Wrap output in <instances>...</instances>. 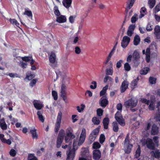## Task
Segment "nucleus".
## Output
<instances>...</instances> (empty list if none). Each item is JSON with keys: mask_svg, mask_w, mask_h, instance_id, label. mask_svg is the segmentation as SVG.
<instances>
[{"mask_svg": "<svg viewBox=\"0 0 160 160\" xmlns=\"http://www.w3.org/2000/svg\"><path fill=\"white\" fill-rule=\"evenodd\" d=\"M73 130L71 127H69L67 128L66 131V135L65 137V140L66 143H68V147H71V145L72 142H75L74 139L75 138V135L72 133Z\"/></svg>", "mask_w": 160, "mask_h": 160, "instance_id": "obj_1", "label": "nucleus"}, {"mask_svg": "<svg viewBox=\"0 0 160 160\" xmlns=\"http://www.w3.org/2000/svg\"><path fill=\"white\" fill-rule=\"evenodd\" d=\"M77 143L75 142L73 143V148L71 149V147L68 148V150L66 152L67 157L66 160H74L75 156V152L77 149Z\"/></svg>", "mask_w": 160, "mask_h": 160, "instance_id": "obj_2", "label": "nucleus"}, {"mask_svg": "<svg viewBox=\"0 0 160 160\" xmlns=\"http://www.w3.org/2000/svg\"><path fill=\"white\" fill-rule=\"evenodd\" d=\"M100 128L101 126H98V128L94 129L90 134L88 141V143L89 144H91L95 141L98 135Z\"/></svg>", "mask_w": 160, "mask_h": 160, "instance_id": "obj_3", "label": "nucleus"}, {"mask_svg": "<svg viewBox=\"0 0 160 160\" xmlns=\"http://www.w3.org/2000/svg\"><path fill=\"white\" fill-rule=\"evenodd\" d=\"M137 100H134L131 98L126 101L124 103V105L126 108H133L135 107L137 104Z\"/></svg>", "mask_w": 160, "mask_h": 160, "instance_id": "obj_4", "label": "nucleus"}, {"mask_svg": "<svg viewBox=\"0 0 160 160\" xmlns=\"http://www.w3.org/2000/svg\"><path fill=\"white\" fill-rule=\"evenodd\" d=\"M115 118L118 123L122 126H124L125 123L124 120L123 118L121 112L117 111L115 114Z\"/></svg>", "mask_w": 160, "mask_h": 160, "instance_id": "obj_5", "label": "nucleus"}, {"mask_svg": "<svg viewBox=\"0 0 160 160\" xmlns=\"http://www.w3.org/2000/svg\"><path fill=\"white\" fill-rule=\"evenodd\" d=\"M145 142L148 148L152 150H155L156 145L153 142L152 139L149 138H148L146 140Z\"/></svg>", "mask_w": 160, "mask_h": 160, "instance_id": "obj_6", "label": "nucleus"}, {"mask_svg": "<svg viewBox=\"0 0 160 160\" xmlns=\"http://www.w3.org/2000/svg\"><path fill=\"white\" fill-rule=\"evenodd\" d=\"M130 41V38L127 36H125L123 37L121 41V46L123 48H125L128 45Z\"/></svg>", "mask_w": 160, "mask_h": 160, "instance_id": "obj_7", "label": "nucleus"}, {"mask_svg": "<svg viewBox=\"0 0 160 160\" xmlns=\"http://www.w3.org/2000/svg\"><path fill=\"white\" fill-rule=\"evenodd\" d=\"M93 158L95 160H100L101 157V152L100 150L95 149L92 152Z\"/></svg>", "mask_w": 160, "mask_h": 160, "instance_id": "obj_8", "label": "nucleus"}, {"mask_svg": "<svg viewBox=\"0 0 160 160\" xmlns=\"http://www.w3.org/2000/svg\"><path fill=\"white\" fill-rule=\"evenodd\" d=\"M99 103L100 106L103 108H105L108 104V101L106 97H102L101 98Z\"/></svg>", "mask_w": 160, "mask_h": 160, "instance_id": "obj_9", "label": "nucleus"}, {"mask_svg": "<svg viewBox=\"0 0 160 160\" xmlns=\"http://www.w3.org/2000/svg\"><path fill=\"white\" fill-rule=\"evenodd\" d=\"M128 82L124 80L122 83L120 87V91L121 93L124 92L128 88Z\"/></svg>", "mask_w": 160, "mask_h": 160, "instance_id": "obj_10", "label": "nucleus"}, {"mask_svg": "<svg viewBox=\"0 0 160 160\" xmlns=\"http://www.w3.org/2000/svg\"><path fill=\"white\" fill-rule=\"evenodd\" d=\"M151 135H157L159 133V128L155 124L152 125L151 131Z\"/></svg>", "mask_w": 160, "mask_h": 160, "instance_id": "obj_11", "label": "nucleus"}, {"mask_svg": "<svg viewBox=\"0 0 160 160\" xmlns=\"http://www.w3.org/2000/svg\"><path fill=\"white\" fill-rule=\"evenodd\" d=\"M64 138L63 136L59 134L57 138V147L59 148L61 145Z\"/></svg>", "mask_w": 160, "mask_h": 160, "instance_id": "obj_12", "label": "nucleus"}, {"mask_svg": "<svg viewBox=\"0 0 160 160\" xmlns=\"http://www.w3.org/2000/svg\"><path fill=\"white\" fill-rule=\"evenodd\" d=\"M89 149L86 148H82L81 151V155L82 157H87L89 156Z\"/></svg>", "mask_w": 160, "mask_h": 160, "instance_id": "obj_13", "label": "nucleus"}, {"mask_svg": "<svg viewBox=\"0 0 160 160\" xmlns=\"http://www.w3.org/2000/svg\"><path fill=\"white\" fill-rule=\"evenodd\" d=\"M67 18L65 16L61 15L59 17H57L56 21L60 23H64L66 22Z\"/></svg>", "mask_w": 160, "mask_h": 160, "instance_id": "obj_14", "label": "nucleus"}, {"mask_svg": "<svg viewBox=\"0 0 160 160\" xmlns=\"http://www.w3.org/2000/svg\"><path fill=\"white\" fill-rule=\"evenodd\" d=\"M135 0H128L126 2L125 10H129L132 7Z\"/></svg>", "mask_w": 160, "mask_h": 160, "instance_id": "obj_15", "label": "nucleus"}, {"mask_svg": "<svg viewBox=\"0 0 160 160\" xmlns=\"http://www.w3.org/2000/svg\"><path fill=\"white\" fill-rule=\"evenodd\" d=\"M152 156L157 159L160 158V152L159 150L156 149L155 151H152L150 152Z\"/></svg>", "mask_w": 160, "mask_h": 160, "instance_id": "obj_16", "label": "nucleus"}, {"mask_svg": "<svg viewBox=\"0 0 160 160\" xmlns=\"http://www.w3.org/2000/svg\"><path fill=\"white\" fill-rule=\"evenodd\" d=\"M139 78L138 77L135 79H133L131 83V88L133 89L137 87L138 83L139 81Z\"/></svg>", "mask_w": 160, "mask_h": 160, "instance_id": "obj_17", "label": "nucleus"}, {"mask_svg": "<svg viewBox=\"0 0 160 160\" xmlns=\"http://www.w3.org/2000/svg\"><path fill=\"white\" fill-rule=\"evenodd\" d=\"M109 119L108 118H105L102 121L104 128L105 129H107L108 128V126L109 123Z\"/></svg>", "mask_w": 160, "mask_h": 160, "instance_id": "obj_18", "label": "nucleus"}, {"mask_svg": "<svg viewBox=\"0 0 160 160\" xmlns=\"http://www.w3.org/2000/svg\"><path fill=\"white\" fill-rule=\"evenodd\" d=\"M56 55L55 53L53 52H51L49 58L50 62L52 64L54 63L56 61Z\"/></svg>", "mask_w": 160, "mask_h": 160, "instance_id": "obj_19", "label": "nucleus"}, {"mask_svg": "<svg viewBox=\"0 0 160 160\" xmlns=\"http://www.w3.org/2000/svg\"><path fill=\"white\" fill-rule=\"evenodd\" d=\"M153 98L154 99H155L154 96V95L151 96L150 97L151 101L150 102V103L148 106L149 109L151 111L153 110L155 108V106L154 105V102L152 100Z\"/></svg>", "mask_w": 160, "mask_h": 160, "instance_id": "obj_20", "label": "nucleus"}, {"mask_svg": "<svg viewBox=\"0 0 160 160\" xmlns=\"http://www.w3.org/2000/svg\"><path fill=\"white\" fill-rule=\"evenodd\" d=\"M35 76V74H32L30 72H28L26 73V77L24 78V80H32L33 78H34Z\"/></svg>", "mask_w": 160, "mask_h": 160, "instance_id": "obj_21", "label": "nucleus"}, {"mask_svg": "<svg viewBox=\"0 0 160 160\" xmlns=\"http://www.w3.org/2000/svg\"><path fill=\"white\" fill-rule=\"evenodd\" d=\"M36 102H33V104L34 107L38 110H40L43 107V105L42 104L39 103L38 101H36Z\"/></svg>", "mask_w": 160, "mask_h": 160, "instance_id": "obj_22", "label": "nucleus"}, {"mask_svg": "<svg viewBox=\"0 0 160 160\" xmlns=\"http://www.w3.org/2000/svg\"><path fill=\"white\" fill-rule=\"evenodd\" d=\"M37 130L35 128L30 130V132L32 135V138L33 139H37L38 138V135L36 132Z\"/></svg>", "mask_w": 160, "mask_h": 160, "instance_id": "obj_23", "label": "nucleus"}, {"mask_svg": "<svg viewBox=\"0 0 160 160\" xmlns=\"http://www.w3.org/2000/svg\"><path fill=\"white\" fill-rule=\"evenodd\" d=\"M72 0H63L62 1L63 5L67 8H68L71 6Z\"/></svg>", "mask_w": 160, "mask_h": 160, "instance_id": "obj_24", "label": "nucleus"}, {"mask_svg": "<svg viewBox=\"0 0 160 160\" xmlns=\"http://www.w3.org/2000/svg\"><path fill=\"white\" fill-rule=\"evenodd\" d=\"M126 145L127 147L125 149L124 151L125 153L128 154L131 152L132 148L133 147V145L131 144Z\"/></svg>", "mask_w": 160, "mask_h": 160, "instance_id": "obj_25", "label": "nucleus"}, {"mask_svg": "<svg viewBox=\"0 0 160 160\" xmlns=\"http://www.w3.org/2000/svg\"><path fill=\"white\" fill-rule=\"evenodd\" d=\"M140 39L138 35H136L134 37L133 40V44L135 46L138 45L140 42Z\"/></svg>", "mask_w": 160, "mask_h": 160, "instance_id": "obj_26", "label": "nucleus"}, {"mask_svg": "<svg viewBox=\"0 0 160 160\" xmlns=\"http://www.w3.org/2000/svg\"><path fill=\"white\" fill-rule=\"evenodd\" d=\"M114 52L111 51L108 56L106 60L104 62V64L105 65H107L108 63V62L111 60V58L112 56L113 55Z\"/></svg>", "mask_w": 160, "mask_h": 160, "instance_id": "obj_27", "label": "nucleus"}, {"mask_svg": "<svg viewBox=\"0 0 160 160\" xmlns=\"http://www.w3.org/2000/svg\"><path fill=\"white\" fill-rule=\"evenodd\" d=\"M37 115L39 120L42 122L44 121L45 118L42 115V113L41 111H38L37 112Z\"/></svg>", "mask_w": 160, "mask_h": 160, "instance_id": "obj_28", "label": "nucleus"}, {"mask_svg": "<svg viewBox=\"0 0 160 160\" xmlns=\"http://www.w3.org/2000/svg\"><path fill=\"white\" fill-rule=\"evenodd\" d=\"M141 153V148L140 146L139 145L136 151L135 154L134 156L135 158H138L140 156Z\"/></svg>", "mask_w": 160, "mask_h": 160, "instance_id": "obj_29", "label": "nucleus"}, {"mask_svg": "<svg viewBox=\"0 0 160 160\" xmlns=\"http://www.w3.org/2000/svg\"><path fill=\"white\" fill-rule=\"evenodd\" d=\"M140 58L139 53L137 51H135L133 54V60H139Z\"/></svg>", "mask_w": 160, "mask_h": 160, "instance_id": "obj_30", "label": "nucleus"}, {"mask_svg": "<svg viewBox=\"0 0 160 160\" xmlns=\"http://www.w3.org/2000/svg\"><path fill=\"white\" fill-rule=\"evenodd\" d=\"M150 70L149 68L146 67L141 70L140 73L142 75H146Z\"/></svg>", "mask_w": 160, "mask_h": 160, "instance_id": "obj_31", "label": "nucleus"}, {"mask_svg": "<svg viewBox=\"0 0 160 160\" xmlns=\"http://www.w3.org/2000/svg\"><path fill=\"white\" fill-rule=\"evenodd\" d=\"M61 122L56 121V123L55 124V132H58L61 125Z\"/></svg>", "mask_w": 160, "mask_h": 160, "instance_id": "obj_32", "label": "nucleus"}, {"mask_svg": "<svg viewBox=\"0 0 160 160\" xmlns=\"http://www.w3.org/2000/svg\"><path fill=\"white\" fill-rule=\"evenodd\" d=\"M108 85H107L102 88V90L100 92V96H102L105 94L106 93V91L108 89Z\"/></svg>", "mask_w": 160, "mask_h": 160, "instance_id": "obj_33", "label": "nucleus"}, {"mask_svg": "<svg viewBox=\"0 0 160 160\" xmlns=\"http://www.w3.org/2000/svg\"><path fill=\"white\" fill-rule=\"evenodd\" d=\"M9 21L10 23L13 25H15L18 27H19V23L18 22L17 20L15 19H9Z\"/></svg>", "mask_w": 160, "mask_h": 160, "instance_id": "obj_34", "label": "nucleus"}, {"mask_svg": "<svg viewBox=\"0 0 160 160\" xmlns=\"http://www.w3.org/2000/svg\"><path fill=\"white\" fill-rule=\"evenodd\" d=\"M66 87L64 84H62L61 87V95L67 94Z\"/></svg>", "mask_w": 160, "mask_h": 160, "instance_id": "obj_35", "label": "nucleus"}, {"mask_svg": "<svg viewBox=\"0 0 160 160\" xmlns=\"http://www.w3.org/2000/svg\"><path fill=\"white\" fill-rule=\"evenodd\" d=\"M113 130L115 132H117L118 131V123L116 122H114L112 123Z\"/></svg>", "mask_w": 160, "mask_h": 160, "instance_id": "obj_36", "label": "nucleus"}, {"mask_svg": "<svg viewBox=\"0 0 160 160\" xmlns=\"http://www.w3.org/2000/svg\"><path fill=\"white\" fill-rule=\"evenodd\" d=\"M156 3V0H149L148 1L149 6L150 9H152L154 7Z\"/></svg>", "mask_w": 160, "mask_h": 160, "instance_id": "obj_37", "label": "nucleus"}, {"mask_svg": "<svg viewBox=\"0 0 160 160\" xmlns=\"http://www.w3.org/2000/svg\"><path fill=\"white\" fill-rule=\"evenodd\" d=\"M92 122L94 125H98L100 123V120L96 117H94L92 118Z\"/></svg>", "mask_w": 160, "mask_h": 160, "instance_id": "obj_38", "label": "nucleus"}, {"mask_svg": "<svg viewBox=\"0 0 160 160\" xmlns=\"http://www.w3.org/2000/svg\"><path fill=\"white\" fill-rule=\"evenodd\" d=\"M106 74L108 76L112 75L113 73V69L107 68L106 69Z\"/></svg>", "mask_w": 160, "mask_h": 160, "instance_id": "obj_39", "label": "nucleus"}, {"mask_svg": "<svg viewBox=\"0 0 160 160\" xmlns=\"http://www.w3.org/2000/svg\"><path fill=\"white\" fill-rule=\"evenodd\" d=\"M101 146V145L98 142H94L93 144L92 148L94 149H98Z\"/></svg>", "mask_w": 160, "mask_h": 160, "instance_id": "obj_40", "label": "nucleus"}, {"mask_svg": "<svg viewBox=\"0 0 160 160\" xmlns=\"http://www.w3.org/2000/svg\"><path fill=\"white\" fill-rule=\"evenodd\" d=\"M0 126L2 130H5L7 128V125L5 122H0Z\"/></svg>", "mask_w": 160, "mask_h": 160, "instance_id": "obj_41", "label": "nucleus"}, {"mask_svg": "<svg viewBox=\"0 0 160 160\" xmlns=\"http://www.w3.org/2000/svg\"><path fill=\"white\" fill-rule=\"evenodd\" d=\"M24 14L26 15L31 19L32 18V14L31 11H25Z\"/></svg>", "mask_w": 160, "mask_h": 160, "instance_id": "obj_42", "label": "nucleus"}, {"mask_svg": "<svg viewBox=\"0 0 160 160\" xmlns=\"http://www.w3.org/2000/svg\"><path fill=\"white\" fill-rule=\"evenodd\" d=\"M62 117V113L61 111H59L58 113L56 121L61 122Z\"/></svg>", "mask_w": 160, "mask_h": 160, "instance_id": "obj_43", "label": "nucleus"}, {"mask_svg": "<svg viewBox=\"0 0 160 160\" xmlns=\"http://www.w3.org/2000/svg\"><path fill=\"white\" fill-rule=\"evenodd\" d=\"M32 58V56H25L21 58L23 61L26 62L30 61Z\"/></svg>", "mask_w": 160, "mask_h": 160, "instance_id": "obj_44", "label": "nucleus"}, {"mask_svg": "<svg viewBox=\"0 0 160 160\" xmlns=\"http://www.w3.org/2000/svg\"><path fill=\"white\" fill-rule=\"evenodd\" d=\"M124 68L126 71H128L131 69V67L128 62H126L124 65Z\"/></svg>", "mask_w": 160, "mask_h": 160, "instance_id": "obj_45", "label": "nucleus"}, {"mask_svg": "<svg viewBox=\"0 0 160 160\" xmlns=\"http://www.w3.org/2000/svg\"><path fill=\"white\" fill-rule=\"evenodd\" d=\"M160 32V26L157 25L154 28V33L156 35L159 34Z\"/></svg>", "mask_w": 160, "mask_h": 160, "instance_id": "obj_46", "label": "nucleus"}, {"mask_svg": "<svg viewBox=\"0 0 160 160\" xmlns=\"http://www.w3.org/2000/svg\"><path fill=\"white\" fill-rule=\"evenodd\" d=\"M156 79L152 77H150L149 78V82L152 84H154L156 83Z\"/></svg>", "mask_w": 160, "mask_h": 160, "instance_id": "obj_47", "label": "nucleus"}, {"mask_svg": "<svg viewBox=\"0 0 160 160\" xmlns=\"http://www.w3.org/2000/svg\"><path fill=\"white\" fill-rule=\"evenodd\" d=\"M52 95L55 100H57L58 98V93L56 91L53 90L52 91Z\"/></svg>", "mask_w": 160, "mask_h": 160, "instance_id": "obj_48", "label": "nucleus"}, {"mask_svg": "<svg viewBox=\"0 0 160 160\" xmlns=\"http://www.w3.org/2000/svg\"><path fill=\"white\" fill-rule=\"evenodd\" d=\"M103 111L101 108H98L97 110V115L98 116L101 117L103 115Z\"/></svg>", "mask_w": 160, "mask_h": 160, "instance_id": "obj_49", "label": "nucleus"}, {"mask_svg": "<svg viewBox=\"0 0 160 160\" xmlns=\"http://www.w3.org/2000/svg\"><path fill=\"white\" fill-rule=\"evenodd\" d=\"M153 140L154 142V143L155 144L156 146L158 147L159 145V141L158 140V137L157 136H154L153 138Z\"/></svg>", "mask_w": 160, "mask_h": 160, "instance_id": "obj_50", "label": "nucleus"}, {"mask_svg": "<svg viewBox=\"0 0 160 160\" xmlns=\"http://www.w3.org/2000/svg\"><path fill=\"white\" fill-rule=\"evenodd\" d=\"M105 137L103 134H101L100 137L99 142L101 143H103L105 140Z\"/></svg>", "mask_w": 160, "mask_h": 160, "instance_id": "obj_51", "label": "nucleus"}, {"mask_svg": "<svg viewBox=\"0 0 160 160\" xmlns=\"http://www.w3.org/2000/svg\"><path fill=\"white\" fill-rule=\"evenodd\" d=\"M38 81V79H33L31 80L30 82L29 83L30 86L32 87H33L35 86Z\"/></svg>", "mask_w": 160, "mask_h": 160, "instance_id": "obj_52", "label": "nucleus"}, {"mask_svg": "<svg viewBox=\"0 0 160 160\" xmlns=\"http://www.w3.org/2000/svg\"><path fill=\"white\" fill-rule=\"evenodd\" d=\"M85 107V105L83 104H82L81 105V108L80 109V107L78 106H77V108L78 111L79 112H81L82 111L84 110Z\"/></svg>", "mask_w": 160, "mask_h": 160, "instance_id": "obj_53", "label": "nucleus"}, {"mask_svg": "<svg viewBox=\"0 0 160 160\" xmlns=\"http://www.w3.org/2000/svg\"><path fill=\"white\" fill-rule=\"evenodd\" d=\"M141 101L142 103L146 104L148 105H149L150 102L149 100H147L146 98H142Z\"/></svg>", "mask_w": 160, "mask_h": 160, "instance_id": "obj_54", "label": "nucleus"}, {"mask_svg": "<svg viewBox=\"0 0 160 160\" xmlns=\"http://www.w3.org/2000/svg\"><path fill=\"white\" fill-rule=\"evenodd\" d=\"M85 140V138H81V137H80L78 142V145L79 146L81 145L82 143H83Z\"/></svg>", "mask_w": 160, "mask_h": 160, "instance_id": "obj_55", "label": "nucleus"}, {"mask_svg": "<svg viewBox=\"0 0 160 160\" xmlns=\"http://www.w3.org/2000/svg\"><path fill=\"white\" fill-rule=\"evenodd\" d=\"M91 84H94V86L92 85H91L90 86V88L91 89H95L97 86V82L96 81H92L91 82Z\"/></svg>", "mask_w": 160, "mask_h": 160, "instance_id": "obj_56", "label": "nucleus"}, {"mask_svg": "<svg viewBox=\"0 0 160 160\" xmlns=\"http://www.w3.org/2000/svg\"><path fill=\"white\" fill-rule=\"evenodd\" d=\"M9 153L12 156L14 157L16 155V152L14 149H12L10 150Z\"/></svg>", "mask_w": 160, "mask_h": 160, "instance_id": "obj_57", "label": "nucleus"}, {"mask_svg": "<svg viewBox=\"0 0 160 160\" xmlns=\"http://www.w3.org/2000/svg\"><path fill=\"white\" fill-rule=\"evenodd\" d=\"M75 52L77 54H79L81 52V49L79 47L77 46L75 48Z\"/></svg>", "mask_w": 160, "mask_h": 160, "instance_id": "obj_58", "label": "nucleus"}, {"mask_svg": "<svg viewBox=\"0 0 160 160\" xmlns=\"http://www.w3.org/2000/svg\"><path fill=\"white\" fill-rule=\"evenodd\" d=\"M32 158L31 159H30L29 160H38L36 157L34 156L33 154H30L28 155V158Z\"/></svg>", "mask_w": 160, "mask_h": 160, "instance_id": "obj_59", "label": "nucleus"}, {"mask_svg": "<svg viewBox=\"0 0 160 160\" xmlns=\"http://www.w3.org/2000/svg\"><path fill=\"white\" fill-rule=\"evenodd\" d=\"M123 61L122 60H120L117 62L116 63V67L117 68H120L122 65V62Z\"/></svg>", "mask_w": 160, "mask_h": 160, "instance_id": "obj_60", "label": "nucleus"}, {"mask_svg": "<svg viewBox=\"0 0 160 160\" xmlns=\"http://www.w3.org/2000/svg\"><path fill=\"white\" fill-rule=\"evenodd\" d=\"M132 62L134 63V66L135 67H137L139 64V60H132Z\"/></svg>", "mask_w": 160, "mask_h": 160, "instance_id": "obj_61", "label": "nucleus"}, {"mask_svg": "<svg viewBox=\"0 0 160 160\" xmlns=\"http://www.w3.org/2000/svg\"><path fill=\"white\" fill-rule=\"evenodd\" d=\"M122 105L121 103H118L116 106V108L118 110L121 111L122 109Z\"/></svg>", "mask_w": 160, "mask_h": 160, "instance_id": "obj_62", "label": "nucleus"}, {"mask_svg": "<svg viewBox=\"0 0 160 160\" xmlns=\"http://www.w3.org/2000/svg\"><path fill=\"white\" fill-rule=\"evenodd\" d=\"M27 65V64L26 62H21L20 66L23 69L25 68H26Z\"/></svg>", "mask_w": 160, "mask_h": 160, "instance_id": "obj_63", "label": "nucleus"}, {"mask_svg": "<svg viewBox=\"0 0 160 160\" xmlns=\"http://www.w3.org/2000/svg\"><path fill=\"white\" fill-rule=\"evenodd\" d=\"M135 28V25L134 24H132L129 26L128 28V30L133 32Z\"/></svg>", "mask_w": 160, "mask_h": 160, "instance_id": "obj_64", "label": "nucleus"}]
</instances>
